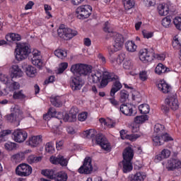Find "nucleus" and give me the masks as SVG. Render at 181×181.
<instances>
[{"label":"nucleus","instance_id":"nucleus-1","mask_svg":"<svg viewBox=\"0 0 181 181\" xmlns=\"http://www.w3.org/2000/svg\"><path fill=\"white\" fill-rule=\"evenodd\" d=\"M118 76L112 73L107 71L101 72L100 71H96L92 72L90 75V80L93 83L97 84L100 83L99 88H104L106 86H108V83L117 80Z\"/></svg>","mask_w":181,"mask_h":181},{"label":"nucleus","instance_id":"nucleus-2","mask_svg":"<svg viewBox=\"0 0 181 181\" xmlns=\"http://www.w3.org/2000/svg\"><path fill=\"white\" fill-rule=\"evenodd\" d=\"M152 141L155 146H160L165 142L173 141V139L169 134L165 132V126L160 124H156L154 126V133L153 134Z\"/></svg>","mask_w":181,"mask_h":181},{"label":"nucleus","instance_id":"nucleus-3","mask_svg":"<svg viewBox=\"0 0 181 181\" xmlns=\"http://www.w3.org/2000/svg\"><path fill=\"white\" fill-rule=\"evenodd\" d=\"M132 159H134V150L131 147H127L123 152V160L119 163L122 165L124 173H128L132 170Z\"/></svg>","mask_w":181,"mask_h":181},{"label":"nucleus","instance_id":"nucleus-4","mask_svg":"<svg viewBox=\"0 0 181 181\" xmlns=\"http://www.w3.org/2000/svg\"><path fill=\"white\" fill-rule=\"evenodd\" d=\"M113 45L107 47L109 56L110 59H114V56L116 52H118L122 49L124 46V36L119 33H116L113 37Z\"/></svg>","mask_w":181,"mask_h":181},{"label":"nucleus","instance_id":"nucleus-5","mask_svg":"<svg viewBox=\"0 0 181 181\" xmlns=\"http://www.w3.org/2000/svg\"><path fill=\"white\" fill-rule=\"evenodd\" d=\"M93 70V66L87 64H76L71 66V71L73 74L76 76H80L81 77H86L88 76L91 71Z\"/></svg>","mask_w":181,"mask_h":181},{"label":"nucleus","instance_id":"nucleus-6","mask_svg":"<svg viewBox=\"0 0 181 181\" xmlns=\"http://www.w3.org/2000/svg\"><path fill=\"white\" fill-rule=\"evenodd\" d=\"M11 113L6 116L8 122H21L23 119V111L18 105H15L11 108Z\"/></svg>","mask_w":181,"mask_h":181},{"label":"nucleus","instance_id":"nucleus-7","mask_svg":"<svg viewBox=\"0 0 181 181\" xmlns=\"http://www.w3.org/2000/svg\"><path fill=\"white\" fill-rule=\"evenodd\" d=\"M30 53V49L26 44H19L15 50V57L18 62H22L25 60L29 56Z\"/></svg>","mask_w":181,"mask_h":181},{"label":"nucleus","instance_id":"nucleus-8","mask_svg":"<svg viewBox=\"0 0 181 181\" xmlns=\"http://www.w3.org/2000/svg\"><path fill=\"white\" fill-rule=\"evenodd\" d=\"M57 33L59 37L64 39V40H70V39H73L74 36H77L76 30L64 28V25L59 26V29L57 30Z\"/></svg>","mask_w":181,"mask_h":181},{"label":"nucleus","instance_id":"nucleus-9","mask_svg":"<svg viewBox=\"0 0 181 181\" xmlns=\"http://www.w3.org/2000/svg\"><path fill=\"white\" fill-rule=\"evenodd\" d=\"M93 7L90 5L81 6L76 9V13H78L77 17L78 19H86L91 15Z\"/></svg>","mask_w":181,"mask_h":181},{"label":"nucleus","instance_id":"nucleus-10","mask_svg":"<svg viewBox=\"0 0 181 181\" xmlns=\"http://www.w3.org/2000/svg\"><path fill=\"white\" fill-rule=\"evenodd\" d=\"M16 173L18 176L26 177L32 175V167L29 164L22 163L16 168Z\"/></svg>","mask_w":181,"mask_h":181},{"label":"nucleus","instance_id":"nucleus-11","mask_svg":"<svg viewBox=\"0 0 181 181\" xmlns=\"http://www.w3.org/2000/svg\"><path fill=\"white\" fill-rule=\"evenodd\" d=\"M12 137L15 142H18V144H22V142H25L28 139V132L25 130L22 129H16L13 134Z\"/></svg>","mask_w":181,"mask_h":181},{"label":"nucleus","instance_id":"nucleus-12","mask_svg":"<svg viewBox=\"0 0 181 181\" xmlns=\"http://www.w3.org/2000/svg\"><path fill=\"white\" fill-rule=\"evenodd\" d=\"M94 141L96 142L98 145L101 146L102 149L105 151H110V143L108 140L103 134H98L95 136Z\"/></svg>","mask_w":181,"mask_h":181},{"label":"nucleus","instance_id":"nucleus-13","mask_svg":"<svg viewBox=\"0 0 181 181\" xmlns=\"http://www.w3.org/2000/svg\"><path fill=\"white\" fill-rule=\"evenodd\" d=\"M78 173L88 175L93 172V165H91V158L86 157L83 164L78 170Z\"/></svg>","mask_w":181,"mask_h":181},{"label":"nucleus","instance_id":"nucleus-14","mask_svg":"<svg viewBox=\"0 0 181 181\" xmlns=\"http://www.w3.org/2000/svg\"><path fill=\"white\" fill-rule=\"evenodd\" d=\"M31 62L34 66L38 67V69H42L43 66V60L42 59V54L37 49L34 50L32 53Z\"/></svg>","mask_w":181,"mask_h":181},{"label":"nucleus","instance_id":"nucleus-15","mask_svg":"<svg viewBox=\"0 0 181 181\" xmlns=\"http://www.w3.org/2000/svg\"><path fill=\"white\" fill-rule=\"evenodd\" d=\"M119 111L127 117H132V115H135V114H136V111H135V106L129 103L121 105L119 107Z\"/></svg>","mask_w":181,"mask_h":181},{"label":"nucleus","instance_id":"nucleus-16","mask_svg":"<svg viewBox=\"0 0 181 181\" xmlns=\"http://www.w3.org/2000/svg\"><path fill=\"white\" fill-rule=\"evenodd\" d=\"M165 105H168L173 111L179 110V100H177V98L176 96L167 97L165 100Z\"/></svg>","mask_w":181,"mask_h":181},{"label":"nucleus","instance_id":"nucleus-17","mask_svg":"<svg viewBox=\"0 0 181 181\" xmlns=\"http://www.w3.org/2000/svg\"><path fill=\"white\" fill-rule=\"evenodd\" d=\"M139 59L143 63H149L153 60V56L148 49H143L139 51Z\"/></svg>","mask_w":181,"mask_h":181},{"label":"nucleus","instance_id":"nucleus-18","mask_svg":"<svg viewBox=\"0 0 181 181\" xmlns=\"http://www.w3.org/2000/svg\"><path fill=\"white\" fill-rule=\"evenodd\" d=\"M165 167L168 171L175 170V169H180L181 161L179 159H170L165 163Z\"/></svg>","mask_w":181,"mask_h":181},{"label":"nucleus","instance_id":"nucleus-19","mask_svg":"<svg viewBox=\"0 0 181 181\" xmlns=\"http://www.w3.org/2000/svg\"><path fill=\"white\" fill-rule=\"evenodd\" d=\"M49 160L53 165H61V166H67V163H69L67 159L64 158L63 156L60 155L57 156V157L52 156Z\"/></svg>","mask_w":181,"mask_h":181},{"label":"nucleus","instance_id":"nucleus-20","mask_svg":"<svg viewBox=\"0 0 181 181\" xmlns=\"http://www.w3.org/2000/svg\"><path fill=\"white\" fill-rule=\"evenodd\" d=\"M70 86L74 91L78 90L83 87V81L78 76H71L70 79Z\"/></svg>","mask_w":181,"mask_h":181},{"label":"nucleus","instance_id":"nucleus-21","mask_svg":"<svg viewBox=\"0 0 181 181\" xmlns=\"http://www.w3.org/2000/svg\"><path fill=\"white\" fill-rule=\"evenodd\" d=\"M22 76H23V71H22L21 67L18 65H13L11 74V78H21Z\"/></svg>","mask_w":181,"mask_h":181},{"label":"nucleus","instance_id":"nucleus-22","mask_svg":"<svg viewBox=\"0 0 181 181\" xmlns=\"http://www.w3.org/2000/svg\"><path fill=\"white\" fill-rule=\"evenodd\" d=\"M157 87L160 91L162 93H164V94H168V93H170L172 90V87L169 86L166 82L164 81H160L157 84Z\"/></svg>","mask_w":181,"mask_h":181},{"label":"nucleus","instance_id":"nucleus-23","mask_svg":"<svg viewBox=\"0 0 181 181\" xmlns=\"http://www.w3.org/2000/svg\"><path fill=\"white\" fill-rule=\"evenodd\" d=\"M158 11L159 15L161 16H166L169 13V11H170V7L169 4H161L158 6Z\"/></svg>","mask_w":181,"mask_h":181},{"label":"nucleus","instance_id":"nucleus-24","mask_svg":"<svg viewBox=\"0 0 181 181\" xmlns=\"http://www.w3.org/2000/svg\"><path fill=\"white\" fill-rule=\"evenodd\" d=\"M0 80L2 83H4V84H6L8 87H9V88L11 90H18L20 87L19 83L18 82H11L9 81V79L8 78V77H5L4 79H2V78H0Z\"/></svg>","mask_w":181,"mask_h":181},{"label":"nucleus","instance_id":"nucleus-25","mask_svg":"<svg viewBox=\"0 0 181 181\" xmlns=\"http://www.w3.org/2000/svg\"><path fill=\"white\" fill-rule=\"evenodd\" d=\"M146 177L145 173L139 172L136 174H132L129 175V179L130 181H144Z\"/></svg>","mask_w":181,"mask_h":181},{"label":"nucleus","instance_id":"nucleus-26","mask_svg":"<svg viewBox=\"0 0 181 181\" xmlns=\"http://www.w3.org/2000/svg\"><path fill=\"white\" fill-rule=\"evenodd\" d=\"M170 156V151L168 149H163L161 153L155 157V162H160V160H163V159H167Z\"/></svg>","mask_w":181,"mask_h":181},{"label":"nucleus","instance_id":"nucleus-27","mask_svg":"<svg viewBox=\"0 0 181 181\" xmlns=\"http://www.w3.org/2000/svg\"><path fill=\"white\" fill-rule=\"evenodd\" d=\"M170 69L166 66L163 65V64L159 63L155 69V73L158 74V76H162V74H165V73H169Z\"/></svg>","mask_w":181,"mask_h":181},{"label":"nucleus","instance_id":"nucleus-28","mask_svg":"<svg viewBox=\"0 0 181 181\" xmlns=\"http://www.w3.org/2000/svg\"><path fill=\"white\" fill-rule=\"evenodd\" d=\"M42 142V136H33L31 138H30L28 141V145L30 146H32L33 148H36L39 144Z\"/></svg>","mask_w":181,"mask_h":181},{"label":"nucleus","instance_id":"nucleus-29","mask_svg":"<svg viewBox=\"0 0 181 181\" xmlns=\"http://www.w3.org/2000/svg\"><path fill=\"white\" fill-rule=\"evenodd\" d=\"M121 88H122V84L121 83V82H119V81H115L113 83L110 90V96L114 97V95H115V93H118V91H119Z\"/></svg>","mask_w":181,"mask_h":181},{"label":"nucleus","instance_id":"nucleus-30","mask_svg":"<svg viewBox=\"0 0 181 181\" xmlns=\"http://www.w3.org/2000/svg\"><path fill=\"white\" fill-rule=\"evenodd\" d=\"M41 173L43 176H46V177L52 180L56 179V175H57V172L54 170H42Z\"/></svg>","mask_w":181,"mask_h":181},{"label":"nucleus","instance_id":"nucleus-31","mask_svg":"<svg viewBox=\"0 0 181 181\" xmlns=\"http://www.w3.org/2000/svg\"><path fill=\"white\" fill-rule=\"evenodd\" d=\"M6 39L7 42H19L21 37V35H19V34L11 33L6 35Z\"/></svg>","mask_w":181,"mask_h":181},{"label":"nucleus","instance_id":"nucleus-32","mask_svg":"<svg viewBox=\"0 0 181 181\" xmlns=\"http://www.w3.org/2000/svg\"><path fill=\"white\" fill-rule=\"evenodd\" d=\"M125 47L127 52H130L134 53V52H136V45L133 41H127L125 44Z\"/></svg>","mask_w":181,"mask_h":181},{"label":"nucleus","instance_id":"nucleus-33","mask_svg":"<svg viewBox=\"0 0 181 181\" xmlns=\"http://www.w3.org/2000/svg\"><path fill=\"white\" fill-rule=\"evenodd\" d=\"M50 101L54 107H59L63 105V102H62V98H60L59 96L51 98Z\"/></svg>","mask_w":181,"mask_h":181},{"label":"nucleus","instance_id":"nucleus-34","mask_svg":"<svg viewBox=\"0 0 181 181\" xmlns=\"http://www.w3.org/2000/svg\"><path fill=\"white\" fill-rule=\"evenodd\" d=\"M84 138H88V139H91L92 141L94 142L95 138V131L94 129L86 130L83 132Z\"/></svg>","mask_w":181,"mask_h":181},{"label":"nucleus","instance_id":"nucleus-35","mask_svg":"<svg viewBox=\"0 0 181 181\" xmlns=\"http://www.w3.org/2000/svg\"><path fill=\"white\" fill-rule=\"evenodd\" d=\"M122 4L125 11H129V9H132L135 6V1L134 0H122Z\"/></svg>","mask_w":181,"mask_h":181},{"label":"nucleus","instance_id":"nucleus-36","mask_svg":"<svg viewBox=\"0 0 181 181\" xmlns=\"http://www.w3.org/2000/svg\"><path fill=\"white\" fill-rule=\"evenodd\" d=\"M25 73H26L27 76H28V77H35V76H36L37 71H36V68H35L34 66H33L31 65H29L26 68Z\"/></svg>","mask_w":181,"mask_h":181},{"label":"nucleus","instance_id":"nucleus-37","mask_svg":"<svg viewBox=\"0 0 181 181\" xmlns=\"http://www.w3.org/2000/svg\"><path fill=\"white\" fill-rule=\"evenodd\" d=\"M52 112V117L57 118L58 119H63L64 115L62 112L56 111L54 107L49 108V112Z\"/></svg>","mask_w":181,"mask_h":181},{"label":"nucleus","instance_id":"nucleus-38","mask_svg":"<svg viewBox=\"0 0 181 181\" xmlns=\"http://www.w3.org/2000/svg\"><path fill=\"white\" fill-rule=\"evenodd\" d=\"M139 110L141 114H144V115H146V114H149V105L148 104H142L139 106Z\"/></svg>","mask_w":181,"mask_h":181},{"label":"nucleus","instance_id":"nucleus-39","mask_svg":"<svg viewBox=\"0 0 181 181\" xmlns=\"http://www.w3.org/2000/svg\"><path fill=\"white\" fill-rule=\"evenodd\" d=\"M54 54L59 59H64V57H67V51L63 49H57L54 51Z\"/></svg>","mask_w":181,"mask_h":181},{"label":"nucleus","instance_id":"nucleus-40","mask_svg":"<svg viewBox=\"0 0 181 181\" xmlns=\"http://www.w3.org/2000/svg\"><path fill=\"white\" fill-rule=\"evenodd\" d=\"M145 121H148V116L147 115H143L141 116H136L134 118V122L136 124H144Z\"/></svg>","mask_w":181,"mask_h":181},{"label":"nucleus","instance_id":"nucleus-41","mask_svg":"<svg viewBox=\"0 0 181 181\" xmlns=\"http://www.w3.org/2000/svg\"><path fill=\"white\" fill-rule=\"evenodd\" d=\"M128 98H129V93H128V91H127L125 90H122L120 91L121 103H125L126 101H128Z\"/></svg>","mask_w":181,"mask_h":181},{"label":"nucleus","instance_id":"nucleus-42","mask_svg":"<svg viewBox=\"0 0 181 181\" xmlns=\"http://www.w3.org/2000/svg\"><path fill=\"white\" fill-rule=\"evenodd\" d=\"M69 67V64L67 62H63L59 64V68L57 69L56 73L57 74H62L64 71Z\"/></svg>","mask_w":181,"mask_h":181},{"label":"nucleus","instance_id":"nucleus-43","mask_svg":"<svg viewBox=\"0 0 181 181\" xmlns=\"http://www.w3.org/2000/svg\"><path fill=\"white\" fill-rule=\"evenodd\" d=\"M18 144L16 143L8 141L4 144V148L6 151H14L16 149Z\"/></svg>","mask_w":181,"mask_h":181},{"label":"nucleus","instance_id":"nucleus-44","mask_svg":"<svg viewBox=\"0 0 181 181\" xmlns=\"http://www.w3.org/2000/svg\"><path fill=\"white\" fill-rule=\"evenodd\" d=\"M67 174L66 173H57L54 180L56 181H67Z\"/></svg>","mask_w":181,"mask_h":181},{"label":"nucleus","instance_id":"nucleus-45","mask_svg":"<svg viewBox=\"0 0 181 181\" xmlns=\"http://www.w3.org/2000/svg\"><path fill=\"white\" fill-rule=\"evenodd\" d=\"M40 160H42V157H37L35 155L29 156L28 158V162L29 163H37V162H40Z\"/></svg>","mask_w":181,"mask_h":181},{"label":"nucleus","instance_id":"nucleus-46","mask_svg":"<svg viewBox=\"0 0 181 181\" xmlns=\"http://www.w3.org/2000/svg\"><path fill=\"white\" fill-rule=\"evenodd\" d=\"M173 47L175 49V50H180L181 49V44L179 42V39L176 37H174L173 40Z\"/></svg>","mask_w":181,"mask_h":181},{"label":"nucleus","instance_id":"nucleus-47","mask_svg":"<svg viewBox=\"0 0 181 181\" xmlns=\"http://www.w3.org/2000/svg\"><path fill=\"white\" fill-rule=\"evenodd\" d=\"M103 30L106 33H112V32H114V29H112L111 24L108 21L105 23Z\"/></svg>","mask_w":181,"mask_h":181},{"label":"nucleus","instance_id":"nucleus-48","mask_svg":"<svg viewBox=\"0 0 181 181\" xmlns=\"http://www.w3.org/2000/svg\"><path fill=\"white\" fill-rule=\"evenodd\" d=\"M13 97L15 100H21L25 98L26 96L23 94V90H19L18 92H14Z\"/></svg>","mask_w":181,"mask_h":181},{"label":"nucleus","instance_id":"nucleus-49","mask_svg":"<svg viewBox=\"0 0 181 181\" xmlns=\"http://www.w3.org/2000/svg\"><path fill=\"white\" fill-rule=\"evenodd\" d=\"M171 22L170 16H167L162 20V25L164 28H169Z\"/></svg>","mask_w":181,"mask_h":181},{"label":"nucleus","instance_id":"nucleus-50","mask_svg":"<svg viewBox=\"0 0 181 181\" xmlns=\"http://www.w3.org/2000/svg\"><path fill=\"white\" fill-rule=\"evenodd\" d=\"M45 151L47 153H53L54 152V147L52 143H47L45 145Z\"/></svg>","mask_w":181,"mask_h":181},{"label":"nucleus","instance_id":"nucleus-51","mask_svg":"<svg viewBox=\"0 0 181 181\" xmlns=\"http://www.w3.org/2000/svg\"><path fill=\"white\" fill-rule=\"evenodd\" d=\"M173 23L178 30H181V18L180 17H175L173 20Z\"/></svg>","mask_w":181,"mask_h":181},{"label":"nucleus","instance_id":"nucleus-52","mask_svg":"<svg viewBox=\"0 0 181 181\" xmlns=\"http://www.w3.org/2000/svg\"><path fill=\"white\" fill-rule=\"evenodd\" d=\"M28 152L29 150H26L25 151L18 153L17 154H16L15 158L16 159H18V160H23V159H25V154L28 153Z\"/></svg>","mask_w":181,"mask_h":181},{"label":"nucleus","instance_id":"nucleus-53","mask_svg":"<svg viewBox=\"0 0 181 181\" xmlns=\"http://www.w3.org/2000/svg\"><path fill=\"white\" fill-rule=\"evenodd\" d=\"M74 109H71L69 112V122H74L75 119L77 118V111L73 112Z\"/></svg>","mask_w":181,"mask_h":181},{"label":"nucleus","instance_id":"nucleus-54","mask_svg":"<svg viewBox=\"0 0 181 181\" xmlns=\"http://www.w3.org/2000/svg\"><path fill=\"white\" fill-rule=\"evenodd\" d=\"M88 117V113L87 112H83L78 115V121H81V122H83V121H86V119H87Z\"/></svg>","mask_w":181,"mask_h":181},{"label":"nucleus","instance_id":"nucleus-55","mask_svg":"<svg viewBox=\"0 0 181 181\" xmlns=\"http://www.w3.org/2000/svg\"><path fill=\"white\" fill-rule=\"evenodd\" d=\"M139 78L141 81H146L148 80V72L146 71H140Z\"/></svg>","mask_w":181,"mask_h":181},{"label":"nucleus","instance_id":"nucleus-56","mask_svg":"<svg viewBox=\"0 0 181 181\" xmlns=\"http://www.w3.org/2000/svg\"><path fill=\"white\" fill-rule=\"evenodd\" d=\"M109 101H110V104H112V105H113V107H115V108H119V102H118L117 100H115V98H109Z\"/></svg>","mask_w":181,"mask_h":181},{"label":"nucleus","instance_id":"nucleus-57","mask_svg":"<svg viewBox=\"0 0 181 181\" xmlns=\"http://www.w3.org/2000/svg\"><path fill=\"white\" fill-rule=\"evenodd\" d=\"M123 67L125 70H131L132 69V63H131V61H125L123 64Z\"/></svg>","mask_w":181,"mask_h":181},{"label":"nucleus","instance_id":"nucleus-58","mask_svg":"<svg viewBox=\"0 0 181 181\" xmlns=\"http://www.w3.org/2000/svg\"><path fill=\"white\" fill-rule=\"evenodd\" d=\"M125 139H129V141L134 142V141H136V139H138V134H127L126 135Z\"/></svg>","mask_w":181,"mask_h":181},{"label":"nucleus","instance_id":"nucleus-59","mask_svg":"<svg viewBox=\"0 0 181 181\" xmlns=\"http://www.w3.org/2000/svg\"><path fill=\"white\" fill-rule=\"evenodd\" d=\"M99 122L100 124H103V125H106V127H108L109 128H113L114 124H110L108 122H107V120L104 118L99 119Z\"/></svg>","mask_w":181,"mask_h":181},{"label":"nucleus","instance_id":"nucleus-60","mask_svg":"<svg viewBox=\"0 0 181 181\" xmlns=\"http://www.w3.org/2000/svg\"><path fill=\"white\" fill-rule=\"evenodd\" d=\"M142 35L144 37H145L146 39H150V37H152V36H153V33L148 32L146 30H143Z\"/></svg>","mask_w":181,"mask_h":181},{"label":"nucleus","instance_id":"nucleus-61","mask_svg":"<svg viewBox=\"0 0 181 181\" xmlns=\"http://www.w3.org/2000/svg\"><path fill=\"white\" fill-rule=\"evenodd\" d=\"M53 117V112H50V109H49L48 112L43 115V119L46 120L49 119Z\"/></svg>","mask_w":181,"mask_h":181},{"label":"nucleus","instance_id":"nucleus-62","mask_svg":"<svg viewBox=\"0 0 181 181\" xmlns=\"http://www.w3.org/2000/svg\"><path fill=\"white\" fill-rule=\"evenodd\" d=\"M12 134V131L9 129L3 130L0 133V137L1 136H6V135H11Z\"/></svg>","mask_w":181,"mask_h":181},{"label":"nucleus","instance_id":"nucleus-63","mask_svg":"<svg viewBox=\"0 0 181 181\" xmlns=\"http://www.w3.org/2000/svg\"><path fill=\"white\" fill-rule=\"evenodd\" d=\"M167 105H161V111H163L164 114H168L170 110V107L169 106L168 107Z\"/></svg>","mask_w":181,"mask_h":181},{"label":"nucleus","instance_id":"nucleus-64","mask_svg":"<svg viewBox=\"0 0 181 181\" xmlns=\"http://www.w3.org/2000/svg\"><path fill=\"white\" fill-rule=\"evenodd\" d=\"M55 78H56L54 77V76H49L48 79L45 80V84H49V83H53V81H54Z\"/></svg>","mask_w":181,"mask_h":181}]
</instances>
